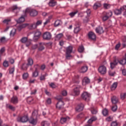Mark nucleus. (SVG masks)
<instances>
[{"label": "nucleus", "instance_id": "obj_12", "mask_svg": "<svg viewBox=\"0 0 126 126\" xmlns=\"http://www.w3.org/2000/svg\"><path fill=\"white\" fill-rule=\"evenodd\" d=\"M43 38L44 40H50L52 38V34L49 32H45L43 33Z\"/></svg>", "mask_w": 126, "mask_h": 126}, {"label": "nucleus", "instance_id": "obj_41", "mask_svg": "<svg viewBox=\"0 0 126 126\" xmlns=\"http://www.w3.org/2000/svg\"><path fill=\"white\" fill-rule=\"evenodd\" d=\"M16 33V30L15 29H13L12 30V31L10 32V36H11V37H13V36L15 35Z\"/></svg>", "mask_w": 126, "mask_h": 126}, {"label": "nucleus", "instance_id": "obj_53", "mask_svg": "<svg viewBox=\"0 0 126 126\" xmlns=\"http://www.w3.org/2000/svg\"><path fill=\"white\" fill-rule=\"evenodd\" d=\"M117 109H118V106H117L116 105H113L112 107V110L113 112H116V111H117Z\"/></svg>", "mask_w": 126, "mask_h": 126}, {"label": "nucleus", "instance_id": "obj_51", "mask_svg": "<svg viewBox=\"0 0 126 126\" xmlns=\"http://www.w3.org/2000/svg\"><path fill=\"white\" fill-rule=\"evenodd\" d=\"M103 6L104 8H105L106 9H108V8H110V7H111V5L107 3H104L103 4Z\"/></svg>", "mask_w": 126, "mask_h": 126}, {"label": "nucleus", "instance_id": "obj_62", "mask_svg": "<svg viewBox=\"0 0 126 126\" xmlns=\"http://www.w3.org/2000/svg\"><path fill=\"white\" fill-rule=\"evenodd\" d=\"M122 41L123 42V43H126V36L124 35L122 37Z\"/></svg>", "mask_w": 126, "mask_h": 126}, {"label": "nucleus", "instance_id": "obj_2", "mask_svg": "<svg viewBox=\"0 0 126 126\" xmlns=\"http://www.w3.org/2000/svg\"><path fill=\"white\" fill-rule=\"evenodd\" d=\"M57 100L59 101L56 105V108L58 110H63V105L64 103L63 101V96H58L56 97Z\"/></svg>", "mask_w": 126, "mask_h": 126}, {"label": "nucleus", "instance_id": "obj_43", "mask_svg": "<svg viewBox=\"0 0 126 126\" xmlns=\"http://www.w3.org/2000/svg\"><path fill=\"white\" fill-rule=\"evenodd\" d=\"M42 126H50V123L47 121H43L41 123Z\"/></svg>", "mask_w": 126, "mask_h": 126}, {"label": "nucleus", "instance_id": "obj_44", "mask_svg": "<svg viewBox=\"0 0 126 126\" xmlns=\"http://www.w3.org/2000/svg\"><path fill=\"white\" fill-rule=\"evenodd\" d=\"M49 85L51 88H56L57 87V85L54 83H49Z\"/></svg>", "mask_w": 126, "mask_h": 126}, {"label": "nucleus", "instance_id": "obj_17", "mask_svg": "<svg viewBox=\"0 0 126 126\" xmlns=\"http://www.w3.org/2000/svg\"><path fill=\"white\" fill-rule=\"evenodd\" d=\"M111 102L112 104L116 105V104L119 102V99L116 96H113L112 97H111Z\"/></svg>", "mask_w": 126, "mask_h": 126}, {"label": "nucleus", "instance_id": "obj_7", "mask_svg": "<svg viewBox=\"0 0 126 126\" xmlns=\"http://www.w3.org/2000/svg\"><path fill=\"white\" fill-rule=\"evenodd\" d=\"M98 72L101 74H106L107 73V67L104 65H101L98 67Z\"/></svg>", "mask_w": 126, "mask_h": 126}, {"label": "nucleus", "instance_id": "obj_61", "mask_svg": "<svg viewBox=\"0 0 126 126\" xmlns=\"http://www.w3.org/2000/svg\"><path fill=\"white\" fill-rule=\"evenodd\" d=\"M120 47H121V43H119L115 46V50H119L120 49Z\"/></svg>", "mask_w": 126, "mask_h": 126}, {"label": "nucleus", "instance_id": "obj_34", "mask_svg": "<svg viewBox=\"0 0 126 126\" xmlns=\"http://www.w3.org/2000/svg\"><path fill=\"white\" fill-rule=\"evenodd\" d=\"M39 73L38 72V69L36 68L35 71L32 73V77H37Z\"/></svg>", "mask_w": 126, "mask_h": 126}, {"label": "nucleus", "instance_id": "obj_60", "mask_svg": "<svg viewBox=\"0 0 126 126\" xmlns=\"http://www.w3.org/2000/svg\"><path fill=\"white\" fill-rule=\"evenodd\" d=\"M62 94L63 96H66V95H67V92H66V91L63 90L62 92Z\"/></svg>", "mask_w": 126, "mask_h": 126}, {"label": "nucleus", "instance_id": "obj_26", "mask_svg": "<svg viewBox=\"0 0 126 126\" xmlns=\"http://www.w3.org/2000/svg\"><path fill=\"white\" fill-rule=\"evenodd\" d=\"M124 9V6L120 8L119 9H116L115 10V14H116V15H119L122 13V10Z\"/></svg>", "mask_w": 126, "mask_h": 126}, {"label": "nucleus", "instance_id": "obj_45", "mask_svg": "<svg viewBox=\"0 0 126 126\" xmlns=\"http://www.w3.org/2000/svg\"><path fill=\"white\" fill-rule=\"evenodd\" d=\"M109 75L110 76H114L115 74H116V72L115 71H109L108 72Z\"/></svg>", "mask_w": 126, "mask_h": 126}, {"label": "nucleus", "instance_id": "obj_47", "mask_svg": "<svg viewBox=\"0 0 126 126\" xmlns=\"http://www.w3.org/2000/svg\"><path fill=\"white\" fill-rule=\"evenodd\" d=\"M28 40V38L27 37H23L21 39V42L23 43H25Z\"/></svg>", "mask_w": 126, "mask_h": 126}, {"label": "nucleus", "instance_id": "obj_38", "mask_svg": "<svg viewBox=\"0 0 126 126\" xmlns=\"http://www.w3.org/2000/svg\"><path fill=\"white\" fill-rule=\"evenodd\" d=\"M78 51L79 53H83L84 52V47L83 45L80 46L78 49Z\"/></svg>", "mask_w": 126, "mask_h": 126}, {"label": "nucleus", "instance_id": "obj_37", "mask_svg": "<svg viewBox=\"0 0 126 126\" xmlns=\"http://www.w3.org/2000/svg\"><path fill=\"white\" fill-rule=\"evenodd\" d=\"M81 29L79 27V26H76L74 30V32L75 34H77V33H78V32H79L80 31Z\"/></svg>", "mask_w": 126, "mask_h": 126}, {"label": "nucleus", "instance_id": "obj_58", "mask_svg": "<svg viewBox=\"0 0 126 126\" xmlns=\"http://www.w3.org/2000/svg\"><path fill=\"white\" fill-rule=\"evenodd\" d=\"M46 103L48 105H50V104L52 103V99L50 98H47V99L46 100Z\"/></svg>", "mask_w": 126, "mask_h": 126}, {"label": "nucleus", "instance_id": "obj_35", "mask_svg": "<svg viewBox=\"0 0 126 126\" xmlns=\"http://www.w3.org/2000/svg\"><path fill=\"white\" fill-rule=\"evenodd\" d=\"M6 107H7V108H8V109L11 110V111H14L15 110V107H14L10 104H7Z\"/></svg>", "mask_w": 126, "mask_h": 126}, {"label": "nucleus", "instance_id": "obj_28", "mask_svg": "<svg viewBox=\"0 0 126 126\" xmlns=\"http://www.w3.org/2000/svg\"><path fill=\"white\" fill-rule=\"evenodd\" d=\"M33 63V59L31 58H29L28 59V63L27 64L29 66H31V65H32Z\"/></svg>", "mask_w": 126, "mask_h": 126}, {"label": "nucleus", "instance_id": "obj_16", "mask_svg": "<svg viewBox=\"0 0 126 126\" xmlns=\"http://www.w3.org/2000/svg\"><path fill=\"white\" fill-rule=\"evenodd\" d=\"M27 26H28V24L20 25L19 26H18L17 30L18 31H21L23 28H25L26 27H27Z\"/></svg>", "mask_w": 126, "mask_h": 126}, {"label": "nucleus", "instance_id": "obj_39", "mask_svg": "<svg viewBox=\"0 0 126 126\" xmlns=\"http://www.w3.org/2000/svg\"><path fill=\"white\" fill-rule=\"evenodd\" d=\"M117 86H118V83L114 82L111 87V90H115L117 88Z\"/></svg>", "mask_w": 126, "mask_h": 126}, {"label": "nucleus", "instance_id": "obj_46", "mask_svg": "<svg viewBox=\"0 0 126 126\" xmlns=\"http://www.w3.org/2000/svg\"><path fill=\"white\" fill-rule=\"evenodd\" d=\"M28 76H29L28 73H25L23 75V78L25 80L27 79V78H28Z\"/></svg>", "mask_w": 126, "mask_h": 126}, {"label": "nucleus", "instance_id": "obj_13", "mask_svg": "<svg viewBox=\"0 0 126 126\" xmlns=\"http://www.w3.org/2000/svg\"><path fill=\"white\" fill-rule=\"evenodd\" d=\"M90 83V79L87 77H85L82 80V85L84 86L85 85H87V84H89Z\"/></svg>", "mask_w": 126, "mask_h": 126}, {"label": "nucleus", "instance_id": "obj_14", "mask_svg": "<svg viewBox=\"0 0 126 126\" xmlns=\"http://www.w3.org/2000/svg\"><path fill=\"white\" fill-rule=\"evenodd\" d=\"M84 108V105L83 103H80L76 107V111L77 112H81V111L83 110Z\"/></svg>", "mask_w": 126, "mask_h": 126}, {"label": "nucleus", "instance_id": "obj_48", "mask_svg": "<svg viewBox=\"0 0 126 126\" xmlns=\"http://www.w3.org/2000/svg\"><path fill=\"white\" fill-rule=\"evenodd\" d=\"M91 112H92V114L94 115H96V114H97V110L94 108V107H93L92 108V109H91Z\"/></svg>", "mask_w": 126, "mask_h": 126}, {"label": "nucleus", "instance_id": "obj_55", "mask_svg": "<svg viewBox=\"0 0 126 126\" xmlns=\"http://www.w3.org/2000/svg\"><path fill=\"white\" fill-rule=\"evenodd\" d=\"M5 51V48L4 47L2 48L0 50V54L1 56H2V54H3V53H4Z\"/></svg>", "mask_w": 126, "mask_h": 126}, {"label": "nucleus", "instance_id": "obj_52", "mask_svg": "<svg viewBox=\"0 0 126 126\" xmlns=\"http://www.w3.org/2000/svg\"><path fill=\"white\" fill-rule=\"evenodd\" d=\"M102 114L103 116H107L108 115V110H107V109H103Z\"/></svg>", "mask_w": 126, "mask_h": 126}, {"label": "nucleus", "instance_id": "obj_3", "mask_svg": "<svg viewBox=\"0 0 126 126\" xmlns=\"http://www.w3.org/2000/svg\"><path fill=\"white\" fill-rule=\"evenodd\" d=\"M113 15V12L111 11L108 12H103L102 14L101 18L103 21H107L110 17Z\"/></svg>", "mask_w": 126, "mask_h": 126}, {"label": "nucleus", "instance_id": "obj_64", "mask_svg": "<svg viewBox=\"0 0 126 126\" xmlns=\"http://www.w3.org/2000/svg\"><path fill=\"white\" fill-rule=\"evenodd\" d=\"M111 126H118L117 122H113L111 123Z\"/></svg>", "mask_w": 126, "mask_h": 126}, {"label": "nucleus", "instance_id": "obj_10", "mask_svg": "<svg viewBox=\"0 0 126 126\" xmlns=\"http://www.w3.org/2000/svg\"><path fill=\"white\" fill-rule=\"evenodd\" d=\"M88 39L90 40H92L93 41H95L96 40V35L94 32H90L88 33Z\"/></svg>", "mask_w": 126, "mask_h": 126}, {"label": "nucleus", "instance_id": "obj_11", "mask_svg": "<svg viewBox=\"0 0 126 126\" xmlns=\"http://www.w3.org/2000/svg\"><path fill=\"white\" fill-rule=\"evenodd\" d=\"M80 88H81V86H77L75 89H74L73 95L74 96H78V95L80 94Z\"/></svg>", "mask_w": 126, "mask_h": 126}, {"label": "nucleus", "instance_id": "obj_32", "mask_svg": "<svg viewBox=\"0 0 126 126\" xmlns=\"http://www.w3.org/2000/svg\"><path fill=\"white\" fill-rule=\"evenodd\" d=\"M88 69V67L87 66H83V67H82L80 70V72H82V73L86 72Z\"/></svg>", "mask_w": 126, "mask_h": 126}, {"label": "nucleus", "instance_id": "obj_20", "mask_svg": "<svg viewBox=\"0 0 126 126\" xmlns=\"http://www.w3.org/2000/svg\"><path fill=\"white\" fill-rule=\"evenodd\" d=\"M37 27V26L35 23H33V24H32L28 26L29 29H30L31 30H32L33 29H36Z\"/></svg>", "mask_w": 126, "mask_h": 126}, {"label": "nucleus", "instance_id": "obj_18", "mask_svg": "<svg viewBox=\"0 0 126 126\" xmlns=\"http://www.w3.org/2000/svg\"><path fill=\"white\" fill-rule=\"evenodd\" d=\"M95 31L96 33H98V34H102V33H104V31L103 30V28L102 27H98L96 28Z\"/></svg>", "mask_w": 126, "mask_h": 126}, {"label": "nucleus", "instance_id": "obj_42", "mask_svg": "<svg viewBox=\"0 0 126 126\" xmlns=\"http://www.w3.org/2000/svg\"><path fill=\"white\" fill-rule=\"evenodd\" d=\"M78 12V11H77L72 12L69 14V16H70V17L72 18L74 17V16H75V14H77Z\"/></svg>", "mask_w": 126, "mask_h": 126}, {"label": "nucleus", "instance_id": "obj_50", "mask_svg": "<svg viewBox=\"0 0 126 126\" xmlns=\"http://www.w3.org/2000/svg\"><path fill=\"white\" fill-rule=\"evenodd\" d=\"M126 93L121 94V98L122 100H125V99H126Z\"/></svg>", "mask_w": 126, "mask_h": 126}, {"label": "nucleus", "instance_id": "obj_57", "mask_svg": "<svg viewBox=\"0 0 126 126\" xmlns=\"http://www.w3.org/2000/svg\"><path fill=\"white\" fill-rule=\"evenodd\" d=\"M3 66L5 67H7L8 66V62L5 61L3 63Z\"/></svg>", "mask_w": 126, "mask_h": 126}, {"label": "nucleus", "instance_id": "obj_29", "mask_svg": "<svg viewBox=\"0 0 126 126\" xmlns=\"http://www.w3.org/2000/svg\"><path fill=\"white\" fill-rule=\"evenodd\" d=\"M29 66L26 63H24L21 66V69L22 70H27V68Z\"/></svg>", "mask_w": 126, "mask_h": 126}, {"label": "nucleus", "instance_id": "obj_30", "mask_svg": "<svg viewBox=\"0 0 126 126\" xmlns=\"http://www.w3.org/2000/svg\"><path fill=\"white\" fill-rule=\"evenodd\" d=\"M38 49L39 51H43V50H44L45 46H44V44L42 43H39Z\"/></svg>", "mask_w": 126, "mask_h": 126}, {"label": "nucleus", "instance_id": "obj_27", "mask_svg": "<svg viewBox=\"0 0 126 126\" xmlns=\"http://www.w3.org/2000/svg\"><path fill=\"white\" fill-rule=\"evenodd\" d=\"M69 119V117H62L60 120V122L61 124H63L64 123H65L66 121H68Z\"/></svg>", "mask_w": 126, "mask_h": 126}, {"label": "nucleus", "instance_id": "obj_5", "mask_svg": "<svg viewBox=\"0 0 126 126\" xmlns=\"http://www.w3.org/2000/svg\"><path fill=\"white\" fill-rule=\"evenodd\" d=\"M81 97L83 100L88 102V101L90 100V98H91V94H90L88 93V92H84L82 94Z\"/></svg>", "mask_w": 126, "mask_h": 126}, {"label": "nucleus", "instance_id": "obj_49", "mask_svg": "<svg viewBox=\"0 0 126 126\" xmlns=\"http://www.w3.org/2000/svg\"><path fill=\"white\" fill-rule=\"evenodd\" d=\"M46 76H48V74L45 73L44 75H42L40 78V80H45V77Z\"/></svg>", "mask_w": 126, "mask_h": 126}, {"label": "nucleus", "instance_id": "obj_23", "mask_svg": "<svg viewBox=\"0 0 126 126\" xmlns=\"http://www.w3.org/2000/svg\"><path fill=\"white\" fill-rule=\"evenodd\" d=\"M29 122H30V124H32V125H33L34 126H35V125H36V124H37V120L34 119V118H33V117H32L30 119Z\"/></svg>", "mask_w": 126, "mask_h": 126}, {"label": "nucleus", "instance_id": "obj_8", "mask_svg": "<svg viewBox=\"0 0 126 126\" xmlns=\"http://www.w3.org/2000/svg\"><path fill=\"white\" fill-rule=\"evenodd\" d=\"M17 121L19 123H27L28 122V117L27 116L19 117L17 118Z\"/></svg>", "mask_w": 126, "mask_h": 126}, {"label": "nucleus", "instance_id": "obj_4", "mask_svg": "<svg viewBox=\"0 0 126 126\" xmlns=\"http://www.w3.org/2000/svg\"><path fill=\"white\" fill-rule=\"evenodd\" d=\"M25 13L26 14H27V13H30V16L32 17L36 16L38 15V12L36 10L29 8H27L26 9Z\"/></svg>", "mask_w": 126, "mask_h": 126}, {"label": "nucleus", "instance_id": "obj_1", "mask_svg": "<svg viewBox=\"0 0 126 126\" xmlns=\"http://www.w3.org/2000/svg\"><path fill=\"white\" fill-rule=\"evenodd\" d=\"M119 63L120 64H126V59L125 58H123L121 60L119 61L118 59H115L113 62L110 63V67L113 69L114 67L116 66L118 64V63Z\"/></svg>", "mask_w": 126, "mask_h": 126}, {"label": "nucleus", "instance_id": "obj_31", "mask_svg": "<svg viewBox=\"0 0 126 126\" xmlns=\"http://www.w3.org/2000/svg\"><path fill=\"white\" fill-rule=\"evenodd\" d=\"M57 4V2L55 0H50L49 2V6H55Z\"/></svg>", "mask_w": 126, "mask_h": 126}, {"label": "nucleus", "instance_id": "obj_9", "mask_svg": "<svg viewBox=\"0 0 126 126\" xmlns=\"http://www.w3.org/2000/svg\"><path fill=\"white\" fill-rule=\"evenodd\" d=\"M41 32L39 30H36L34 33V35L33 36L34 41H38L39 39H40V37H41Z\"/></svg>", "mask_w": 126, "mask_h": 126}, {"label": "nucleus", "instance_id": "obj_33", "mask_svg": "<svg viewBox=\"0 0 126 126\" xmlns=\"http://www.w3.org/2000/svg\"><path fill=\"white\" fill-rule=\"evenodd\" d=\"M100 6H101V3L99 2H96L94 4L93 8L94 9H97V8H98V7H100Z\"/></svg>", "mask_w": 126, "mask_h": 126}, {"label": "nucleus", "instance_id": "obj_63", "mask_svg": "<svg viewBox=\"0 0 126 126\" xmlns=\"http://www.w3.org/2000/svg\"><path fill=\"white\" fill-rule=\"evenodd\" d=\"M123 9L126 10V11L124 12L123 15H124V16L126 17V5L123 6Z\"/></svg>", "mask_w": 126, "mask_h": 126}, {"label": "nucleus", "instance_id": "obj_40", "mask_svg": "<svg viewBox=\"0 0 126 126\" xmlns=\"http://www.w3.org/2000/svg\"><path fill=\"white\" fill-rule=\"evenodd\" d=\"M15 69L14 67H10L9 69V73L10 74H13L14 73V71Z\"/></svg>", "mask_w": 126, "mask_h": 126}, {"label": "nucleus", "instance_id": "obj_24", "mask_svg": "<svg viewBox=\"0 0 126 126\" xmlns=\"http://www.w3.org/2000/svg\"><path fill=\"white\" fill-rule=\"evenodd\" d=\"M96 120H97V118L95 116H93V117H91V118L88 120V124L89 125H91L92 123H93V122H95V121H96Z\"/></svg>", "mask_w": 126, "mask_h": 126}, {"label": "nucleus", "instance_id": "obj_19", "mask_svg": "<svg viewBox=\"0 0 126 126\" xmlns=\"http://www.w3.org/2000/svg\"><path fill=\"white\" fill-rule=\"evenodd\" d=\"M26 17V14L24 16H22L17 21V23H22L25 21V18L24 17Z\"/></svg>", "mask_w": 126, "mask_h": 126}, {"label": "nucleus", "instance_id": "obj_54", "mask_svg": "<svg viewBox=\"0 0 126 126\" xmlns=\"http://www.w3.org/2000/svg\"><path fill=\"white\" fill-rule=\"evenodd\" d=\"M10 22V19H5L3 21V23H5V24H8Z\"/></svg>", "mask_w": 126, "mask_h": 126}, {"label": "nucleus", "instance_id": "obj_56", "mask_svg": "<svg viewBox=\"0 0 126 126\" xmlns=\"http://www.w3.org/2000/svg\"><path fill=\"white\" fill-rule=\"evenodd\" d=\"M30 45H31V40H28L26 42V47H29Z\"/></svg>", "mask_w": 126, "mask_h": 126}, {"label": "nucleus", "instance_id": "obj_6", "mask_svg": "<svg viewBox=\"0 0 126 126\" xmlns=\"http://www.w3.org/2000/svg\"><path fill=\"white\" fill-rule=\"evenodd\" d=\"M73 48L72 46H70L66 48V59L67 60H69V58L71 57V53H72Z\"/></svg>", "mask_w": 126, "mask_h": 126}, {"label": "nucleus", "instance_id": "obj_15", "mask_svg": "<svg viewBox=\"0 0 126 126\" xmlns=\"http://www.w3.org/2000/svg\"><path fill=\"white\" fill-rule=\"evenodd\" d=\"M11 103L12 104H17L18 103V98L16 96H13L10 100Z\"/></svg>", "mask_w": 126, "mask_h": 126}, {"label": "nucleus", "instance_id": "obj_22", "mask_svg": "<svg viewBox=\"0 0 126 126\" xmlns=\"http://www.w3.org/2000/svg\"><path fill=\"white\" fill-rule=\"evenodd\" d=\"M63 24V22L61 21V20H57L55 21L54 23L55 27H58V26H61Z\"/></svg>", "mask_w": 126, "mask_h": 126}, {"label": "nucleus", "instance_id": "obj_25", "mask_svg": "<svg viewBox=\"0 0 126 126\" xmlns=\"http://www.w3.org/2000/svg\"><path fill=\"white\" fill-rule=\"evenodd\" d=\"M83 118H85V120L87 119L84 113H80L77 116V119L78 120H81V119H83Z\"/></svg>", "mask_w": 126, "mask_h": 126}, {"label": "nucleus", "instance_id": "obj_59", "mask_svg": "<svg viewBox=\"0 0 126 126\" xmlns=\"http://www.w3.org/2000/svg\"><path fill=\"white\" fill-rule=\"evenodd\" d=\"M36 24V26H39L40 25H42V21L41 20H38L36 23H35Z\"/></svg>", "mask_w": 126, "mask_h": 126}, {"label": "nucleus", "instance_id": "obj_21", "mask_svg": "<svg viewBox=\"0 0 126 126\" xmlns=\"http://www.w3.org/2000/svg\"><path fill=\"white\" fill-rule=\"evenodd\" d=\"M12 11H13V12H15L16 13H18V12H19V10H20V8L18 7V6L16 5H15L12 7Z\"/></svg>", "mask_w": 126, "mask_h": 126}, {"label": "nucleus", "instance_id": "obj_36", "mask_svg": "<svg viewBox=\"0 0 126 126\" xmlns=\"http://www.w3.org/2000/svg\"><path fill=\"white\" fill-rule=\"evenodd\" d=\"M63 34L59 33L56 36L55 39L56 40H60L61 39H62V38H63Z\"/></svg>", "mask_w": 126, "mask_h": 126}]
</instances>
